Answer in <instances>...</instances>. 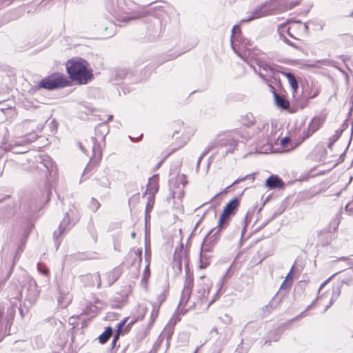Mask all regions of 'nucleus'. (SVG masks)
Instances as JSON below:
<instances>
[{
    "instance_id": "f257e3e1",
    "label": "nucleus",
    "mask_w": 353,
    "mask_h": 353,
    "mask_svg": "<svg viewBox=\"0 0 353 353\" xmlns=\"http://www.w3.org/2000/svg\"><path fill=\"white\" fill-rule=\"evenodd\" d=\"M203 279V277H201L193 293H192L193 279L191 277L186 279L178 306V312L180 314H184L189 310L195 307L197 304L206 303L208 306H210L219 297L221 286H219L215 294L209 299L210 290L212 284L211 281H204Z\"/></svg>"
},
{
    "instance_id": "f03ea898",
    "label": "nucleus",
    "mask_w": 353,
    "mask_h": 353,
    "mask_svg": "<svg viewBox=\"0 0 353 353\" xmlns=\"http://www.w3.org/2000/svg\"><path fill=\"white\" fill-rule=\"evenodd\" d=\"M239 205V201L238 199L234 198L232 200H230L227 205L223 208V212L221 213L219 219V224H218V230L215 231V232L211 236V233L214 231L212 230L205 237V239L203 240L201 248V252H200V257H201V262H202V259L204 257V255L203 254V252H209L210 251L212 245L216 242L217 237L216 236L222 230L225 229L229 224L230 221L231 219V216L234 215L236 214V211L237 210V208ZM201 268H203L205 267L203 265V263L200 265Z\"/></svg>"
},
{
    "instance_id": "7ed1b4c3",
    "label": "nucleus",
    "mask_w": 353,
    "mask_h": 353,
    "mask_svg": "<svg viewBox=\"0 0 353 353\" xmlns=\"http://www.w3.org/2000/svg\"><path fill=\"white\" fill-rule=\"evenodd\" d=\"M253 68L255 72L265 81H268V78L273 77L275 74V69L269 63L265 61V54L259 51L250 50L245 49L244 55L239 54Z\"/></svg>"
},
{
    "instance_id": "20e7f679",
    "label": "nucleus",
    "mask_w": 353,
    "mask_h": 353,
    "mask_svg": "<svg viewBox=\"0 0 353 353\" xmlns=\"http://www.w3.org/2000/svg\"><path fill=\"white\" fill-rule=\"evenodd\" d=\"M96 137H91L86 140L85 143H79L80 148L90 157L91 161L94 163L100 161L102 156L101 142L104 141L105 137L108 133V126L103 123L97 126L95 130Z\"/></svg>"
},
{
    "instance_id": "39448f33",
    "label": "nucleus",
    "mask_w": 353,
    "mask_h": 353,
    "mask_svg": "<svg viewBox=\"0 0 353 353\" xmlns=\"http://www.w3.org/2000/svg\"><path fill=\"white\" fill-rule=\"evenodd\" d=\"M89 64L82 59H72L66 63V68L70 77L79 84H85L92 77Z\"/></svg>"
},
{
    "instance_id": "423d86ee",
    "label": "nucleus",
    "mask_w": 353,
    "mask_h": 353,
    "mask_svg": "<svg viewBox=\"0 0 353 353\" xmlns=\"http://www.w3.org/2000/svg\"><path fill=\"white\" fill-rule=\"evenodd\" d=\"M307 29V26L305 23L299 21H294L280 25L278 28V32L280 38L283 41L290 46L296 47V46L288 39L287 35L293 39L299 40L300 37L303 34L306 33Z\"/></svg>"
},
{
    "instance_id": "0eeeda50",
    "label": "nucleus",
    "mask_w": 353,
    "mask_h": 353,
    "mask_svg": "<svg viewBox=\"0 0 353 353\" xmlns=\"http://www.w3.org/2000/svg\"><path fill=\"white\" fill-rule=\"evenodd\" d=\"M241 137L239 135L238 132H234L232 134H228L224 137H221L210 143L208 148L203 152L201 157L199 158L197 165L200 164L202 158L208 154L211 150L217 147H228L227 153H233L236 149L238 142L239 141V137Z\"/></svg>"
},
{
    "instance_id": "6e6552de",
    "label": "nucleus",
    "mask_w": 353,
    "mask_h": 353,
    "mask_svg": "<svg viewBox=\"0 0 353 353\" xmlns=\"http://www.w3.org/2000/svg\"><path fill=\"white\" fill-rule=\"evenodd\" d=\"M66 78L59 73H54L42 79L38 84L39 88H44L52 90L59 88H63L67 84Z\"/></svg>"
},
{
    "instance_id": "1a4fd4ad",
    "label": "nucleus",
    "mask_w": 353,
    "mask_h": 353,
    "mask_svg": "<svg viewBox=\"0 0 353 353\" xmlns=\"http://www.w3.org/2000/svg\"><path fill=\"white\" fill-rule=\"evenodd\" d=\"M325 121L324 115H318L314 117L307 127V132H304L305 137H310L313 133L318 130Z\"/></svg>"
},
{
    "instance_id": "9d476101",
    "label": "nucleus",
    "mask_w": 353,
    "mask_h": 353,
    "mask_svg": "<svg viewBox=\"0 0 353 353\" xmlns=\"http://www.w3.org/2000/svg\"><path fill=\"white\" fill-rule=\"evenodd\" d=\"M83 280L88 285L94 286L97 285V288L101 286V276L99 273L85 275Z\"/></svg>"
},
{
    "instance_id": "9b49d317",
    "label": "nucleus",
    "mask_w": 353,
    "mask_h": 353,
    "mask_svg": "<svg viewBox=\"0 0 353 353\" xmlns=\"http://www.w3.org/2000/svg\"><path fill=\"white\" fill-rule=\"evenodd\" d=\"M54 167L53 162L52 161L51 159L48 157H43L41 162L39 163V165H37V168L41 170L43 169V172L46 173V175L47 174L50 173V172L52 170Z\"/></svg>"
},
{
    "instance_id": "f8f14e48",
    "label": "nucleus",
    "mask_w": 353,
    "mask_h": 353,
    "mask_svg": "<svg viewBox=\"0 0 353 353\" xmlns=\"http://www.w3.org/2000/svg\"><path fill=\"white\" fill-rule=\"evenodd\" d=\"M283 183L278 176L272 175L265 181V185L269 189L280 188L283 186Z\"/></svg>"
},
{
    "instance_id": "ddd939ff",
    "label": "nucleus",
    "mask_w": 353,
    "mask_h": 353,
    "mask_svg": "<svg viewBox=\"0 0 353 353\" xmlns=\"http://www.w3.org/2000/svg\"><path fill=\"white\" fill-rule=\"evenodd\" d=\"M262 10V6L257 7L250 13V16L248 18L243 19L240 23H242L243 22H249L252 20L256 19L263 17L265 14Z\"/></svg>"
},
{
    "instance_id": "4468645a",
    "label": "nucleus",
    "mask_w": 353,
    "mask_h": 353,
    "mask_svg": "<svg viewBox=\"0 0 353 353\" xmlns=\"http://www.w3.org/2000/svg\"><path fill=\"white\" fill-rule=\"evenodd\" d=\"M158 190L159 185L157 182V178L155 176H154L149 180L145 194L150 195V194H152L154 196L155 193L158 191Z\"/></svg>"
},
{
    "instance_id": "2eb2a0df",
    "label": "nucleus",
    "mask_w": 353,
    "mask_h": 353,
    "mask_svg": "<svg viewBox=\"0 0 353 353\" xmlns=\"http://www.w3.org/2000/svg\"><path fill=\"white\" fill-rule=\"evenodd\" d=\"M121 274V271L119 268L110 271L107 274L108 285H112L119 279Z\"/></svg>"
},
{
    "instance_id": "dca6fc26",
    "label": "nucleus",
    "mask_w": 353,
    "mask_h": 353,
    "mask_svg": "<svg viewBox=\"0 0 353 353\" xmlns=\"http://www.w3.org/2000/svg\"><path fill=\"white\" fill-rule=\"evenodd\" d=\"M72 301V296L69 293L62 294L61 290L59 291V296L58 297V301L59 305L65 307L70 304Z\"/></svg>"
},
{
    "instance_id": "f3484780",
    "label": "nucleus",
    "mask_w": 353,
    "mask_h": 353,
    "mask_svg": "<svg viewBox=\"0 0 353 353\" xmlns=\"http://www.w3.org/2000/svg\"><path fill=\"white\" fill-rule=\"evenodd\" d=\"M28 299L30 301L36 300L37 297L39 294V291L37 289V285L35 282L30 283V289H28Z\"/></svg>"
},
{
    "instance_id": "a211bd4d",
    "label": "nucleus",
    "mask_w": 353,
    "mask_h": 353,
    "mask_svg": "<svg viewBox=\"0 0 353 353\" xmlns=\"http://www.w3.org/2000/svg\"><path fill=\"white\" fill-rule=\"evenodd\" d=\"M341 294V285L339 284L333 288L332 295L330 300L329 304L326 306L325 311H326L336 300Z\"/></svg>"
},
{
    "instance_id": "6ab92c4d",
    "label": "nucleus",
    "mask_w": 353,
    "mask_h": 353,
    "mask_svg": "<svg viewBox=\"0 0 353 353\" xmlns=\"http://www.w3.org/2000/svg\"><path fill=\"white\" fill-rule=\"evenodd\" d=\"M274 99L277 106L282 109H288L289 108V102L283 97L274 93Z\"/></svg>"
},
{
    "instance_id": "aec40b11",
    "label": "nucleus",
    "mask_w": 353,
    "mask_h": 353,
    "mask_svg": "<svg viewBox=\"0 0 353 353\" xmlns=\"http://www.w3.org/2000/svg\"><path fill=\"white\" fill-rule=\"evenodd\" d=\"M154 204V196L152 194H150L148 196V202L145 207V219L150 218V212L152 211Z\"/></svg>"
},
{
    "instance_id": "412c9836",
    "label": "nucleus",
    "mask_w": 353,
    "mask_h": 353,
    "mask_svg": "<svg viewBox=\"0 0 353 353\" xmlns=\"http://www.w3.org/2000/svg\"><path fill=\"white\" fill-rule=\"evenodd\" d=\"M283 74L288 79L289 84L294 91L298 88V83L294 76L290 72H283Z\"/></svg>"
},
{
    "instance_id": "4be33fe9",
    "label": "nucleus",
    "mask_w": 353,
    "mask_h": 353,
    "mask_svg": "<svg viewBox=\"0 0 353 353\" xmlns=\"http://www.w3.org/2000/svg\"><path fill=\"white\" fill-rule=\"evenodd\" d=\"M70 219L69 213L67 212L65 216L63 219V220L61 221L59 228V234H62L66 230L67 227L70 225Z\"/></svg>"
},
{
    "instance_id": "5701e85b",
    "label": "nucleus",
    "mask_w": 353,
    "mask_h": 353,
    "mask_svg": "<svg viewBox=\"0 0 353 353\" xmlns=\"http://www.w3.org/2000/svg\"><path fill=\"white\" fill-rule=\"evenodd\" d=\"M112 334V330L110 327H108L99 336V342L101 344L105 343Z\"/></svg>"
},
{
    "instance_id": "b1692460",
    "label": "nucleus",
    "mask_w": 353,
    "mask_h": 353,
    "mask_svg": "<svg viewBox=\"0 0 353 353\" xmlns=\"http://www.w3.org/2000/svg\"><path fill=\"white\" fill-rule=\"evenodd\" d=\"M132 253H133L134 254V263L137 262V263H140L142 260V259H141V256H142L141 248L134 249L132 251Z\"/></svg>"
},
{
    "instance_id": "393cba45",
    "label": "nucleus",
    "mask_w": 353,
    "mask_h": 353,
    "mask_svg": "<svg viewBox=\"0 0 353 353\" xmlns=\"http://www.w3.org/2000/svg\"><path fill=\"white\" fill-rule=\"evenodd\" d=\"M37 137H38L37 135L32 134V135H30V137H29L28 139H22L21 141H17L15 145H21L31 143L32 141H34Z\"/></svg>"
},
{
    "instance_id": "a878e982",
    "label": "nucleus",
    "mask_w": 353,
    "mask_h": 353,
    "mask_svg": "<svg viewBox=\"0 0 353 353\" xmlns=\"http://www.w3.org/2000/svg\"><path fill=\"white\" fill-rule=\"evenodd\" d=\"M145 260L149 261L151 256V251H150V241H148L145 239Z\"/></svg>"
},
{
    "instance_id": "bb28decb",
    "label": "nucleus",
    "mask_w": 353,
    "mask_h": 353,
    "mask_svg": "<svg viewBox=\"0 0 353 353\" xmlns=\"http://www.w3.org/2000/svg\"><path fill=\"white\" fill-rule=\"evenodd\" d=\"M341 132L339 131V130H336L335 132V134L334 135H333L331 138H330V143H328V147L330 148H332V145L334 144V143L339 138V137L341 136Z\"/></svg>"
},
{
    "instance_id": "cd10ccee",
    "label": "nucleus",
    "mask_w": 353,
    "mask_h": 353,
    "mask_svg": "<svg viewBox=\"0 0 353 353\" xmlns=\"http://www.w3.org/2000/svg\"><path fill=\"white\" fill-rule=\"evenodd\" d=\"M149 276H150V270H149V264H148L145 267L144 272H143V277H142V279H141L142 284H143V285L146 284V282H147Z\"/></svg>"
},
{
    "instance_id": "c85d7f7f",
    "label": "nucleus",
    "mask_w": 353,
    "mask_h": 353,
    "mask_svg": "<svg viewBox=\"0 0 353 353\" xmlns=\"http://www.w3.org/2000/svg\"><path fill=\"white\" fill-rule=\"evenodd\" d=\"M90 207L92 210L96 211L99 208L100 203L94 198H92Z\"/></svg>"
},
{
    "instance_id": "c756f323",
    "label": "nucleus",
    "mask_w": 353,
    "mask_h": 353,
    "mask_svg": "<svg viewBox=\"0 0 353 353\" xmlns=\"http://www.w3.org/2000/svg\"><path fill=\"white\" fill-rule=\"evenodd\" d=\"M37 269H38V271L43 274V275H46L48 276V269L46 268V266L43 264H41V263H38L37 265Z\"/></svg>"
},
{
    "instance_id": "7c9ffc66",
    "label": "nucleus",
    "mask_w": 353,
    "mask_h": 353,
    "mask_svg": "<svg viewBox=\"0 0 353 353\" xmlns=\"http://www.w3.org/2000/svg\"><path fill=\"white\" fill-rule=\"evenodd\" d=\"M340 261L345 262V265L342 266V268L344 269L352 267V263L350 259L348 258L342 257L341 259H339L338 263H339Z\"/></svg>"
},
{
    "instance_id": "2f4dec72",
    "label": "nucleus",
    "mask_w": 353,
    "mask_h": 353,
    "mask_svg": "<svg viewBox=\"0 0 353 353\" xmlns=\"http://www.w3.org/2000/svg\"><path fill=\"white\" fill-rule=\"evenodd\" d=\"M237 30H239V26H238L237 25H235V26L233 27L232 30V38H231V45H232V46L233 50H234L235 52H236V49H235V47H234V34H235L236 31H237Z\"/></svg>"
},
{
    "instance_id": "473e14b6",
    "label": "nucleus",
    "mask_w": 353,
    "mask_h": 353,
    "mask_svg": "<svg viewBox=\"0 0 353 353\" xmlns=\"http://www.w3.org/2000/svg\"><path fill=\"white\" fill-rule=\"evenodd\" d=\"M248 178H250L252 181L254 180V174H248L245 177L240 178V179H238L235 180L234 181L233 184H237V183H240L241 181H243V180H245V179H248Z\"/></svg>"
},
{
    "instance_id": "72a5a7b5",
    "label": "nucleus",
    "mask_w": 353,
    "mask_h": 353,
    "mask_svg": "<svg viewBox=\"0 0 353 353\" xmlns=\"http://www.w3.org/2000/svg\"><path fill=\"white\" fill-rule=\"evenodd\" d=\"M127 321H128V318L123 319V321H121V322H119L117 324V332H121V330H122L123 327L125 325Z\"/></svg>"
},
{
    "instance_id": "f704fd0d",
    "label": "nucleus",
    "mask_w": 353,
    "mask_h": 353,
    "mask_svg": "<svg viewBox=\"0 0 353 353\" xmlns=\"http://www.w3.org/2000/svg\"><path fill=\"white\" fill-rule=\"evenodd\" d=\"M319 94L318 89L315 88L314 90L311 92L310 93L307 94V97L308 99H313L316 97Z\"/></svg>"
},
{
    "instance_id": "c9c22d12",
    "label": "nucleus",
    "mask_w": 353,
    "mask_h": 353,
    "mask_svg": "<svg viewBox=\"0 0 353 353\" xmlns=\"http://www.w3.org/2000/svg\"><path fill=\"white\" fill-rule=\"evenodd\" d=\"M137 17H138L137 16H133V17H130L118 16L119 20H121L122 21H128L131 19H136Z\"/></svg>"
},
{
    "instance_id": "e433bc0d",
    "label": "nucleus",
    "mask_w": 353,
    "mask_h": 353,
    "mask_svg": "<svg viewBox=\"0 0 353 353\" xmlns=\"http://www.w3.org/2000/svg\"><path fill=\"white\" fill-rule=\"evenodd\" d=\"M159 314V307H154L153 310L151 312V316L154 319H155Z\"/></svg>"
},
{
    "instance_id": "4c0bfd02",
    "label": "nucleus",
    "mask_w": 353,
    "mask_h": 353,
    "mask_svg": "<svg viewBox=\"0 0 353 353\" xmlns=\"http://www.w3.org/2000/svg\"><path fill=\"white\" fill-rule=\"evenodd\" d=\"M293 268H294V266L292 267L291 268V270L290 272L288 273V274L287 275L286 278H285V280L284 281V282L282 283L281 288H284V285H285L286 282L290 279V275L292 274V272L293 270Z\"/></svg>"
},
{
    "instance_id": "58836bf2",
    "label": "nucleus",
    "mask_w": 353,
    "mask_h": 353,
    "mask_svg": "<svg viewBox=\"0 0 353 353\" xmlns=\"http://www.w3.org/2000/svg\"><path fill=\"white\" fill-rule=\"evenodd\" d=\"M290 139L288 137L283 138L281 141V145L285 146L290 141Z\"/></svg>"
},
{
    "instance_id": "ea45409f",
    "label": "nucleus",
    "mask_w": 353,
    "mask_h": 353,
    "mask_svg": "<svg viewBox=\"0 0 353 353\" xmlns=\"http://www.w3.org/2000/svg\"><path fill=\"white\" fill-rule=\"evenodd\" d=\"M119 334H120V332H117V334H115L114 336V338H113V340H112V342L113 345H114V344L116 343L117 341L119 339Z\"/></svg>"
},
{
    "instance_id": "a19ab883",
    "label": "nucleus",
    "mask_w": 353,
    "mask_h": 353,
    "mask_svg": "<svg viewBox=\"0 0 353 353\" xmlns=\"http://www.w3.org/2000/svg\"><path fill=\"white\" fill-rule=\"evenodd\" d=\"M188 134H189V137H190L191 136H192L194 134L195 130L192 128H188Z\"/></svg>"
},
{
    "instance_id": "79ce46f5",
    "label": "nucleus",
    "mask_w": 353,
    "mask_h": 353,
    "mask_svg": "<svg viewBox=\"0 0 353 353\" xmlns=\"http://www.w3.org/2000/svg\"><path fill=\"white\" fill-rule=\"evenodd\" d=\"M14 314H15V308L12 307L10 310V318L12 319L14 316Z\"/></svg>"
},
{
    "instance_id": "37998d69",
    "label": "nucleus",
    "mask_w": 353,
    "mask_h": 353,
    "mask_svg": "<svg viewBox=\"0 0 353 353\" xmlns=\"http://www.w3.org/2000/svg\"><path fill=\"white\" fill-rule=\"evenodd\" d=\"M330 280V278H329L327 281H325L323 283H322L319 289V290L320 291L323 288V286Z\"/></svg>"
},
{
    "instance_id": "c03bdc74",
    "label": "nucleus",
    "mask_w": 353,
    "mask_h": 353,
    "mask_svg": "<svg viewBox=\"0 0 353 353\" xmlns=\"http://www.w3.org/2000/svg\"><path fill=\"white\" fill-rule=\"evenodd\" d=\"M182 196H183V193H182V192H181V191H179V192L177 193V197H178L179 199H181V198L182 197Z\"/></svg>"
},
{
    "instance_id": "a18cd8bd",
    "label": "nucleus",
    "mask_w": 353,
    "mask_h": 353,
    "mask_svg": "<svg viewBox=\"0 0 353 353\" xmlns=\"http://www.w3.org/2000/svg\"><path fill=\"white\" fill-rule=\"evenodd\" d=\"M135 236H136V233H135V232H132L131 233V237H132V239H134V238H135Z\"/></svg>"
},
{
    "instance_id": "49530a36",
    "label": "nucleus",
    "mask_w": 353,
    "mask_h": 353,
    "mask_svg": "<svg viewBox=\"0 0 353 353\" xmlns=\"http://www.w3.org/2000/svg\"><path fill=\"white\" fill-rule=\"evenodd\" d=\"M112 117V115H109L107 121H111Z\"/></svg>"
},
{
    "instance_id": "de8ad7c7",
    "label": "nucleus",
    "mask_w": 353,
    "mask_h": 353,
    "mask_svg": "<svg viewBox=\"0 0 353 353\" xmlns=\"http://www.w3.org/2000/svg\"><path fill=\"white\" fill-rule=\"evenodd\" d=\"M110 28H113V25L112 24H110ZM108 28H110V27H107L106 26V27L104 28V30H107Z\"/></svg>"
},
{
    "instance_id": "09e8293b",
    "label": "nucleus",
    "mask_w": 353,
    "mask_h": 353,
    "mask_svg": "<svg viewBox=\"0 0 353 353\" xmlns=\"http://www.w3.org/2000/svg\"><path fill=\"white\" fill-rule=\"evenodd\" d=\"M176 192H172V196H173V198H175V197H176Z\"/></svg>"
},
{
    "instance_id": "8fccbe9b",
    "label": "nucleus",
    "mask_w": 353,
    "mask_h": 353,
    "mask_svg": "<svg viewBox=\"0 0 353 353\" xmlns=\"http://www.w3.org/2000/svg\"><path fill=\"white\" fill-rule=\"evenodd\" d=\"M212 353H219V351L218 350H214L212 352Z\"/></svg>"
},
{
    "instance_id": "3c124183",
    "label": "nucleus",
    "mask_w": 353,
    "mask_h": 353,
    "mask_svg": "<svg viewBox=\"0 0 353 353\" xmlns=\"http://www.w3.org/2000/svg\"><path fill=\"white\" fill-rule=\"evenodd\" d=\"M134 321H131L130 323H129L128 326H130V325H132V324L134 323Z\"/></svg>"
},
{
    "instance_id": "603ef678",
    "label": "nucleus",
    "mask_w": 353,
    "mask_h": 353,
    "mask_svg": "<svg viewBox=\"0 0 353 353\" xmlns=\"http://www.w3.org/2000/svg\"><path fill=\"white\" fill-rule=\"evenodd\" d=\"M112 34H113V32H111L110 33L107 34V36L110 37V36H111Z\"/></svg>"
},
{
    "instance_id": "864d4df0",
    "label": "nucleus",
    "mask_w": 353,
    "mask_h": 353,
    "mask_svg": "<svg viewBox=\"0 0 353 353\" xmlns=\"http://www.w3.org/2000/svg\"><path fill=\"white\" fill-rule=\"evenodd\" d=\"M43 125H41V127L39 128V129L41 130H42V128H43Z\"/></svg>"
},
{
    "instance_id": "5fc2aeb1",
    "label": "nucleus",
    "mask_w": 353,
    "mask_h": 353,
    "mask_svg": "<svg viewBox=\"0 0 353 353\" xmlns=\"http://www.w3.org/2000/svg\"><path fill=\"white\" fill-rule=\"evenodd\" d=\"M12 146L10 145V147L9 148V150H12Z\"/></svg>"
},
{
    "instance_id": "6e6d98bb",
    "label": "nucleus",
    "mask_w": 353,
    "mask_h": 353,
    "mask_svg": "<svg viewBox=\"0 0 353 353\" xmlns=\"http://www.w3.org/2000/svg\"><path fill=\"white\" fill-rule=\"evenodd\" d=\"M194 353H196V350L194 352Z\"/></svg>"
}]
</instances>
